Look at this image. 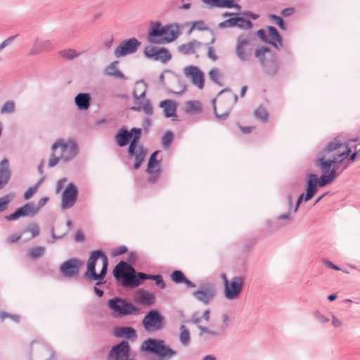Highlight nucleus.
I'll return each mask as SVG.
<instances>
[{"mask_svg":"<svg viewBox=\"0 0 360 360\" xmlns=\"http://www.w3.org/2000/svg\"><path fill=\"white\" fill-rule=\"evenodd\" d=\"M186 112L199 113L201 112V103L198 101H189L186 103Z\"/></svg>","mask_w":360,"mask_h":360,"instance_id":"obj_42","label":"nucleus"},{"mask_svg":"<svg viewBox=\"0 0 360 360\" xmlns=\"http://www.w3.org/2000/svg\"><path fill=\"white\" fill-rule=\"evenodd\" d=\"M267 30L269 32V37H271V39L269 40L268 43L276 49H278V46L276 42L280 44V46H282L283 39L277 29L275 27L269 26Z\"/></svg>","mask_w":360,"mask_h":360,"instance_id":"obj_37","label":"nucleus"},{"mask_svg":"<svg viewBox=\"0 0 360 360\" xmlns=\"http://www.w3.org/2000/svg\"><path fill=\"white\" fill-rule=\"evenodd\" d=\"M141 325L146 331H158L164 328L165 319L158 310L151 309L143 319Z\"/></svg>","mask_w":360,"mask_h":360,"instance_id":"obj_9","label":"nucleus"},{"mask_svg":"<svg viewBox=\"0 0 360 360\" xmlns=\"http://www.w3.org/2000/svg\"><path fill=\"white\" fill-rule=\"evenodd\" d=\"M202 320V316H200L198 312H194L190 319V322L193 324L198 326H200V323Z\"/></svg>","mask_w":360,"mask_h":360,"instance_id":"obj_59","label":"nucleus"},{"mask_svg":"<svg viewBox=\"0 0 360 360\" xmlns=\"http://www.w3.org/2000/svg\"><path fill=\"white\" fill-rule=\"evenodd\" d=\"M313 315L319 323L325 324L329 321V319L322 314L318 309L314 311Z\"/></svg>","mask_w":360,"mask_h":360,"instance_id":"obj_55","label":"nucleus"},{"mask_svg":"<svg viewBox=\"0 0 360 360\" xmlns=\"http://www.w3.org/2000/svg\"><path fill=\"white\" fill-rule=\"evenodd\" d=\"M60 160H62L60 156H56L55 151H52L49 160L48 167L50 168L55 167Z\"/></svg>","mask_w":360,"mask_h":360,"instance_id":"obj_56","label":"nucleus"},{"mask_svg":"<svg viewBox=\"0 0 360 360\" xmlns=\"http://www.w3.org/2000/svg\"><path fill=\"white\" fill-rule=\"evenodd\" d=\"M127 252V248L126 246H120L115 249L112 252L113 256H119L124 254Z\"/></svg>","mask_w":360,"mask_h":360,"instance_id":"obj_62","label":"nucleus"},{"mask_svg":"<svg viewBox=\"0 0 360 360\" xmlns=\"http://www.w3.org/2000/svg\"><path fill=\"white\" fill-rule=\"evenodd\" d=\"M186 77L191 79L193 85L202 89L205 85V76L203 72L196 66L189 65L184 68Z\"/></svg>","mask_w":360,"mask_h":360,"instance_id":"obj_21","label":"nucleus"},{"mask_svg":"<svg viewBox=\"0 0 360 360\" xmlns=\"http://www.w3.org/2000/svg\"><path fill=\"white\" fill-rule=\"evenodd\" d=\"M105 254L101 250H94L91 253V255L87 262V270L85 273V277L91 279V276L95 274L96 262L99 258L103 259Z\"/></svg>","mask_w":360,"mask_h":360,"instance_id":"obj_25","label":"nucleus"},{"mask_svg":"<svg viewBox=\"0 0 360 360\" xmlns=\"http://www.w3.org/2000/svg\"><path fill=\"white\" fill-rule=\"evenodd\" d=\"M143 53L148 58L162 63H166L172 58V55L168 49L164 47L148 46L145 48Z\"/></svg>","mask_w":360,"mask_h":360,"instance_id":"obj_18","label":"nucleus"},{"mask_svg":"<svg viewBox=\"0 0 360 360\" xmlns=\"http://www.w3.org/2000/svg\"><path fill=\"white\" fill-rule=\"evenodd\" d=\"M58 148L60 150V158L64 162H68L74 159L78 153V146L76 141L72 139L65 140L58 139L51 146L52 151Z\"/></svg>","mask_w":360,"mask_h":360,"instance_id":"obj_7","label":"nucleus"},{"mask_svg":"<svg viewBox=\"0 0 360 360\" xmlns=\"http://www.w3.org/2000/svg\"><path fill=\"white\" fill-rule=\"evenodd\" d=\"M51 41L44 40L39 37H37L34 39L32 47L31 48L29 52V55L36 56L41 54L45 52H48L51 49Z\"/></svg>","mask_w":360,"mask_h":360,"instance_id":"obj_24","label":"nucleus"},{"mask_svg":"<svg viewBox=\"0 0 360 360\" xmlns=\"http://www.w3.org/2000/svg\"><path fill=\"white\" fill-rule=\"evenodd\" d=\"M159 106L163 108L165 117H173V120H176V105L172 100L167 99L161 101Z\"/></svg>","mask_w":360,"mask_h":360,"instance_id":"obj_28","label":"nucleus"},{"mask_svg":"<svg viewBox=\"0 0 360 360\" xmlns=\"http://www.w3.org/2000/svg\"><path fill=\"white\" fill-rule=\"evenodd\" d=\"M147 84L143 80L137 81L135 84L132 96L135 104L137 107H131L134 111L143 110L146 115H151L153 113V108L148 99H144L147 91Z\"/></svg>","mask_w":360,"mask_h":360,"instance_id":"obj_5","label":"nucleus"},{"mask_svg":"<svg viewBox=\"0 0 360 360\" xmlns=\"http://www.w3.org/2000/svg\"><path fill=\"white\" fill-rule=\"evenodd\" d=\"M91 97L89 93H79L75 97V103L79 110H86L89 108Z\"/></svg>","mask_w":360,"mask_h":360,"instance_id":"obj_31","label":"nucleus"},{"mask_svg":"<svg viewBox=\"0 0 360 360\" xmlns=\"http://www.w3.org/2000/svg\"><path fill=\"white\" fill-rule=\"evenodd\" d=\"M24 232H30L32 238H34L39 236V227L37 224L31 223L24 229Z\"/></svg>","mask_w":360,"mask_h":360,"instance_id":"obj_52","label":"nucleus"},{"mask_svg":"<svg viewBox=\"0 0 360 360\" xmlns=\"http://www.w3.org/2000/svg\"><path fill=\"white\" fill-rule=\"evenodd\" d=\"M112 274L117 281H121L124 287L136 288L139 286L144 280L151 279L160 288L166 287L162 275H150L143 272H136L134 268L124 261L119 262L114 267Z\"/></svg>","mask_w":360,"mask_h":360,"instance_id":"obj_1","label":"nucleus"},{"mask_svg":"<svg viewBox=\"0 0 360 360\" xmlns=\"http://www.w3.org/2000/svg\"><path fill=\"white\" fill-rule=\"evenodd\" d=\"M141 352L153 354L157 358L150 360H170L177 355V351L167 345L162 339L148 338L141 345Z\"/></svg>","mask_w":360,"mask_h":360,"instance_id":"obj_3","label":"nucleus"},{"mask_svg":"<svg viewBox=\"0 0 360 360\" xmlns=\"http://www.w3.org/2000/svg\"><path fill=\"white\" fill-rule=\"evenodd\" d=\"M327 173L322 172L319 179L315 174H309L307 183V198L311 199L317 192V188L328 185L332 182L326 176Z\"/></svg>","mask_w":360,"mask_h":360,"instance_id":"obj_12","label":"nucleus"},{"mask_svg":"<svg viewBox=\"0 0 360 360\" xmlns=\"http://www.w3.org/2000/svg\"><path fill=\"white\" fill-rule=\"evenodd\" d=\"M134 300L136 303L146 306H152L155 304V296L148 292L140 290L135 295Z\"/></svg>","mask_w":360,"mask_h":360,"instance_id":"obj_29","label":"nucleus"},{"mask_svg":"<svg viewBox=\"0 0 360 360\" xmlns=\"http://www.w3.org/2000/svg\"><path fill=\"white\" fill-rule=\"evenodd\" d=\"M255 116L257 119L265 122L268 120L269 114L265 108L260 106L255 111Z\"/></svg>","mask_w":360,"mask_h":360,"instance_id":"obj_48","label":"nucleus"},{"mask_svg":"<svg viewBox=\"0 0 360 360\" xmlns=\"http://www.w3.org/2000/svg\"><path fill=\"white\" fill-rule=\"evenodd\" d=\"M201 45V43L197 40H192L188 43L180 45L178 47L179 52L184 55L193 54L196 49H198Z\"/></svg>","mask_w":360,"mask_h":360,"instance_id":"obj_34","label":"nucleus"},{"mask_svg":"<svg viewBox=\"0 0 360 360\" xmlns=\"http://www.w3.org/2000/svg\"><path fill=\"white\" fill-rule=\"evenodd\" d=\"M14 196L11 193L0 198V212H3L7 209L8 204L11 202Z\"/></svg>","mask_w":360,"mask_h":360,"instance_id":"obj_46","label":"nucleus"},{"mask_svg":"<svg viewBox=\"0 0 360 360\" xmlns=\"http://www.w3.org/2000/svg\"><path fill=\"white\" fill-rule=\"evenodd\" d=\"M345 157H339L338 154H335L333 158L328 160L324 158V155L320 156L316 161V166L319 167L322 172L328 173L333 165L336 164L342 165L343 167L341 171H343L349 165V163L347 161H345Z\"/></svg>","mask_w":360,"mask_h":360,"instance_id":"obj_14","label":"nucleus"},{"mask_svg":"<svg viewBox=\"0 0 360 360\" xmlns=\"http://www.w3.org/2000/svg\"><path fill=\"white\" fill-rule=\"evenodd\" d=\"M295 12V8L292 7L286 8L281 11V14L283 17H289L292 15Z\"/></svg>","mask_w":360,"mask_h":360,"instance_id":"obj_64","label":"nucleus"},{"mask_svg":"<svg viewBox=\"0 0 360 360\" xmlns=\"http://www.w3.org/2000/svg\"><path fill=\"white\" fill-rule=\"evenodd\" d=\"M44 181V178H41L37 183L33 186L30 187L23 195L25 200H29L37 192Z\"/></svg>","mask_w":360,"mask_h":360,"instance_id":"obj_45","label":"nucleus"},{"mask_svg":"<svg viewBox=\"0 0 360 360\" xmlns=\"http://www.w3.org/2000/svg\"><path fill=\"white\" fill-rule=\"evenodd\" d=\"M30 359L56 360L55 352L46 342L34 340L30 345Z\"/></svg>","mask_w":360,"mask_h":360,"instance_id":"obj_8","label":"nucleus"},{"mask_svg":"<svg viewBox=\"0 0 360 360\" xmlns=\"http://www.w3.org/2000/svg\"><path fill=\"white\" fill-rule=\"evenodd\" d=\"M102 262H103V266H102V269H101L100 273L97 274L95 271V274L91 276L90 280L101 281L105 277L107 271H108V259L105 255V256H103Z\"/></svg>","mask_w":360,"mask_h":360,"instance_id":"obj_38","label":"nucleus"},{"mask_svg":"<svg viewBox=\"0 0 360 360\" xmlns=\"http://www.w3.org/2000/svg\"><path fill=\"white\" fill-rule=\"evenodd\" d=\"M15 112V103L13 101L5 102L1 109L2 114H11Z\"/></svg>","mask_w":360,"mask_h":360,"instance_id":"obj_50","label":"nucleus"},{"mask_svg":"<svg viewBox=\"0 0 360 360\" xmlns=\"http://www.w3.org/2000/svg\"><path fill=\"white\" fill-rule=\"evenodd\" d=\"M217 291L214 284L212 283H201L198 289L193 291V297L204 305H208L214 299Z\"/></svg>","mask_w":360,"mask_h":360,"instance_id":"obj_10","label":"nucleus"},{"mask_svg":"<svg viewBox=\"0 0 360 360\" xmlns=\"http://www.w3.org/2000/svg\"><path fill=\"white\" fill-rule=\"evenodd\" d=\"M44 252L45 248L39 246L31 248L29 252V255L32 259H35L41 257Z\"/></svg>","mask_w":360,"mask_h":360,"instance_id":"obj_49","label":"nucleus"},{"mask_svg":"<svg viewBox=\"0 0 360 360\" xmlns=\"http://www.w3.org/2000/svg\"><path fill=\"white\" fill-rule=\"evenodd\" d=\"M326 176L330 181L333 182L339 176V173L336 170L335 167H331L329 172L326 174Z\"/></svg>","mask_w":360,"mask_h":360,"instance_id":"obj_58","label":"nucleus"},{"mask_svg":"<svg viewBox=\"0 0 360 360\" xmlns=\"http://www.w3.org/2000/svg\"><path fill=\"white\" fill-rule=\"evenodd\" d=\"M165 29L166 30L165 32V34H164L162 38V43L172 42L176 40L180 34L179 28L176 25H167L165 26Z\"/></svg>","mask_w":360,"mask_h":360,"instance_id":"obj_30","label":"nucleus"},{"mask_svg":"<svg viewBox=\"0 0 360 360\" xmlns=\"http://www.w3.org/2000/svg\"><path fill=\"white\" fill-rule=\"evenodd\" d=\"M238 27V13H235L233 17L226 19L218 25L219 29Z\"/></svg>","mask_w":360,"mask_h":360,"instance_id":"obj_39","label":"nucleus"},{"mask_svg":"<svg viewBox=\"0 0 360 360\" xmlns=\"http://www.w3.org/2000/svg\"><path fill=\"white\" fill-rule=\"evenodd\" d=\"M253 27V23L250 19L245 16L241 15V13H238V28L243 30H250Z\"/></svg>","mask_w":360,"mask_h":360,"instance_id":"obj_41","label":"nucleus"},{"mask_svg":"<svg viewBox=\"0 0 360 360\" xmlns=\"http://www.w3.org/2000/svg\"><path fill=\"white\" fill-rule=\"evenodd\" d=\"M80 265L81 262L78 259H70L60 266V272L65 277L72 278L78 274Z\"/></svg>","mask_w":360,"mask_h":360,"instance_id":"obj_23","label":"nucleus"},{"mask_svg":"<svg viewBox=\"0 0 360 360\" xmlns=\"http://www.w3.org/2000/svg\"><path fill=\"white\" fill-rule=\"evenodd\" d=\"M251 37L250 35L240 34L237 39L236 47V53L241 61H248L250 60L251 51H247V46L250 44Z\"/></svg>","mask_w":360,"mask_h":360,"instance_id":"obj_19","label":"nucleus"},{"mask_svg":"<svg viewBox=\"0 0 360 360\" xmlns=\"http://www.w3.org/2000/svg\"><path fill=\"white\" fill-rule=\"evenodd\" d=\"M255 57L259 63L264 74L275 76L281 68V63L276 54H271L268 47L260 46L255 51Z\"/></svg>","mask_w":360,"mask_h":360,"instance_id":"obj_4","label":"nucleus"},{"mask_svg":"<svg viewBox=\"0 0 360 360\" xmlns=\"http://www.w3.org/2000/svg\"><path fill=\"white\" fill-rule=\"evenodd\" d=\"M174 134L172 131H167L162 138V145L164 148H168L172 142Z\"/></svg>","mask_w":360,"mask_h":360,"instance_id":"obj_51","label":"nucleus"},{"mask_svg":"<svg viewBox=\"0 0 360 360\" xmlns=\"http://www.w3.org/2000/svg\"><path fill=\"white\" fill-rule=\"evenodd\" d=\"M159 153V150L154 151L150 155L148 162L146 172L149 174L148 181L150 184L155 183L158 180L161 174L160 162V160L157 159V156Z\"/></svg>","mask_w":360,"mask_h":360,"instance_id":"obj_17","label":"nucleus"},{"mask_svg":"<svg viewBox=\"0 0 360 360\" xmlns=\"http://www.w3.org/2000/svg\"><path fill=\"white\" fill-rule=\"evenodd\" d=\"M38 213V208L35 207L33 202H29L25 205L18 207L15 211L9 215L5 217L8 221H14L20 217H34Z\"/></svg>","mask_w":360,"mask_h":360,"instance_id":"obj_20","label":"nucleus"},{"mask_svg":"<svg viewBox=\"0 0 360 360\" xmlns=\"http://www.w3.org/2000/svg\"><path fill=\"white\" fill-rule=\"evenodd\" d=\"M58 54L60 57L66 60H73L77 58L80 53H77L75 49H68L60 51Z\"/></svg>","mask_w":360,"mask_h":360,"instance_id":"obj_44","label":"nucleus"},{"mask_svg":"<svg viewBox=\"0 0 360 360\" xmlns=\"http://www.w3.org/2000/svg\"><path fill=\"white\" fill-rule=\"evenodd\" d=\"M244 278L241 276H234L230 281H226L224 297L229 300L237 298L242 292Z\"/></svg>","mask_w":360,"mask_h":360,"instance_id":"obj_13","label":"nucleus"},{"mask_svg":"<svg viewBox=\"0 0 360 360\" xmlns=\"http://www.w3.org/2000/svg\"><path fill=\"white\" fill-rule=\"evenodd\" d=\"M210 79L216 84L222 86L221 83L218 80L219 77V70L217 68H213L209 72Z\"/></svg>","mask_w":360,"mask_h":360,"instance_id":"obj_54","label":"nucleus"},{"mask_svg":"<svg viewBox=\"0 0 360 360\" xmlns=\"http://www.w3.org/2000/svg\"><path fill=\"white\" fill-rule=\"evenodd\" d=\"M141 42L136 38L132 37L122 41L115 49L114 55L116 58H121L137 51Z\"/></svg>","mask_w":360,"mask_h":360,"instance_id":"obj_15","label":"nucleus"},{"mask_svg":"<svg viewBox=\"0 0 360 360\" xmlns=\"http://www.w3.org/2000/svg\"><path fill=\"white\" fill-rule=\"evenodd\" d=\"M342 144L340 143V141L337 138H335L329 143H328V145L323 148V150L320 153V155H324V158H326V155L328 153L336 150L337 149L340 148L342 146Z\"/></svg>","mask_w":360,"mask_h":360,"instance_id":"obj_40","label":"nucleus"},{"mask_svg":"<svg viewBox=\"0 0 360 360\" xmlns=\"http://www.w3.org/2000/svg\"><path fill=\"white\" fill-rule=\"evenodd\" d=\"M18 35L11 36L0 44V52L6 48L7 46L11 44Z\"/></svg>","mask_w":360,"mask_h":360,"instance_id":"obj_60","label":"nucleus"},{"mask_svg":"<svg viewBox=\"0 0 360 360\" xmlns=\"http://www.w3.org/2000/svg\"><path fill=\"white\" fill-rule=\"evenodd\" d=\"M165 26L159 21H151L148 31V40L151 44H162V38L165 34Z\"/></svg>","mask_w":360,"mask_h":360,"instance_id":"obj_22","label":"nucleus"},{"mask_svg":"<svg viewBox=\"0 0 360 360\" xmlns=\"http://www.w3.org/2000/svg\"><path fill=\"white\" fill-rule=\"evenodd\" d=\"M130 353L131 347L129 343L124 340L110 349L107 360H135L130 357Z\"/></svg>","mask_w":360,"mask_h":360,"instance_id":"obj_11","label":"nucleus"},{"mask_svg":"<svg viewBox=\"0 0 360 360\" xmlns=\"http://www.w3.org/2000/svg\"><path fill=\"white\" fill-rule=\"evenodd\" d=\"M107 305L115 313V316H126L140 314V309L138 307L120 297L110 299Z\"/></svg>","mask_w":360,"mask_h":360,"instance_id":"obj_6","label":"nucleus"},{"mask_svg":"<svg viewBox=\"0 0 360 360\" xmlns=\"http://www.w3.org/2000/svg\"><path fill=\"white\" fill-rule=\"evenodd\" d=\"M179 340L184 346H187L190 343V332L188 329L184 326L181 325L180 327Z\"/></svg>","mask_w":360,"mask_h":360,"instance_id":"obj_43","label":"nucleus"},{"mask_svg":"<svg viewBox=\"0 0 360 360\" xmlns=\"http://www.w3.org/2000/svg\"><path fill=\"white\" fill-rule=\"evenodd\" d=\"M142 129L131 128L128 131L122 127L116 134L115 139L119 147H124L128 143V155L129 158H134V168L138 169L143 162L147 154V149L143 145H139L141 136Z\"/></svg>","mask_w":360,"mask_h":360,"instance_id":"obj_2","label":"nucleus"},{"mask_svg":"<svg viewBox=\"0 0 360 360\" xmlns=\"http://www.w3.org/2000/svg\"><path fill=\"white\" fill-rule=\"evenodd\" d=\"M172 281L177 284L184 283L187 288H193L196 285L194 283L188 280L185 274L180 270H174L171 274Z\"/></svg>","mask_w":360,"mask_h":360,"instance_id":"obj_32","label":"nucleus"},{"mask_svg":"<svg viewBox=\"0 0 360 360\" xmlns=\"http://www.w3.org/2000/svg\"><path fill=\"white\" fill-rule=\"evenodd\" d=\"M269 18L271 22L277 25L281 30H285L287 29L284 20L282 17L275 14H269Z\"/></svg>","mask_w":360,"mask_h":360,"instance_id":"obj_47","label":"nucleus"},{"mask_svg":"<svg viewBox=\"0 0 360 360\" xmlns=\"http://www.w3.org/2000/svg\"><path fill=\"white\" fill-rule=\"evenodd\" d=\"M212 105H213V111H214V114L215 115V117L218 119V120H225L229 115L230 114V112H231V109L229 108L227 109L224 112H223L222 114H218L217 112V108H216V105H215V99H213L212 100Z\"/></svg>","mask_w":360,"mask_h":360,"instance_id":"obj_53","label":"nucleus"},{"mask_svg":"<svg viewBox=\"0 0 360 360\" xmlns=\"http://www.w3.org/2000/svg\"><path fill=\"white\" fill-rule=\"evenodd\" d=\"M241 15L245 16L248 19L252 20H257L259 17L258 14H256L250 11L241 12Z\"/></svg>","mask_w":360,"mask_h":360,"instance_id":"obj_61","label":"nucleus"},{"mask_svg":"<svg viewBox=\"0 0 360 360\" xmlns=\"http://www.w3.org/2000/svg\"><path fill=\"white\" fill-rule=\"evenodd\" d=\"M198 328L199 330L198 335L201 338L205 334L209 335L212 338H219L223 336L226 333L225 327H218L217 329L212 330L205 326H198Z\"/></svg>","mask_w":360,"mask_h":360,"instance_id":"obj_33","label":"nucleus"},{"mask_svg":"<svg viewBox=\"0 0 360 360\" xmlns=\"http://www.w3.org/2000/svg\"><path fill=\"white\" fill-rule=\"evenodd\" d=\"M192 28H195L198 30H205L207 27L205 25V22L202 20L195 21L192 26Z\"/></svg>","mask_w":360,"mask_h":360,"instance_id":"obj_63","label":"nucleus"},{"mask_svg":"<svg viewBox=\"0 0 360 360\" xmlns=\"http://www.w3.org/2000/svg\"><path fill=\"white\" fill-rule=\"evenodd\" d=\"M117 337H124L129 340H135L137 338L136 330L132 327H120L117 328L115 333Z\"/></svg>","mask_w":360,"mask_h":360,"instance_id":"obj_36","label":"nucleus"},{"mask_svg":"<svg viewBox=\"0 0 360 360\" xmlns=\"http://www.w3.org/2000/svg\"><path fill=\"white\" fill-rule=\"evenodd\" d=\"M202 2L211 8H236L237 11L241 10V6L236 3L234 0H201Z\"/></svg>","mask_w":360,"mask_h":360,"instance_id":"obj_26","label":"nucleus"},{"mask_svg":"<svg viewBox=\"0 0 360 360\" xmlns=\"http://www.w3.org/2000/svg\"><path fill=\"white\" fill-rule=\"evenodd\" d=\"M311 199H308L307 198V193L305 194L304 193H302L301 195H300V196L298 197L297 198V200L296 202V204H295V208H294V212H296L300 205V204L302 202V201H309Z\"/></svg>","mask_w":360,"mask_h":360,"instance_id":"obj_57","label":"nucleus"},{"mask_svg":"<svg viewBox=\"0 0 360 360\" xmlns=\"http://www.w3.org/2000/svg\"><path fill=\"white\" fill-rule=\"evenodd\" d=\"M10 178L9 162L8 159L4 158L0 162V190L8 184Z\"/></svg>","mask_w":360,"mask_h":360,"instance_id":"obj_27","label":"nucleus"},{"mask_svg":"<svg viewBox=\"0 0 360 360\" xmlns=\"http://www.w3.org/2000/svg\"><path fill=\"white\" fill-rule=\"evenodd\" d=\"M118 64L119 62L117 60L111 63L105 68V75L124 80L127 79V77L117 68Z\"/></svg>","mask_w":360,"mask_h":360,"instance_id":"obj_35","label":"nucleus"},{"mask_svg":"<svg viewBox=\"0 0 360 360\" xmlns=\"http://www.w3.org/2000/svg\"><path fill=\"white\" fill-rule=\"evenodd\" d=\"M78 188L77 186L70 183L62 193L61 196V208L68 210L72 208L75 205L78 198Z\"/></svg>","mask_w":360,"mask_h":360,"instance_id":"obj_16","label":"nucleus"}]
</instances>
